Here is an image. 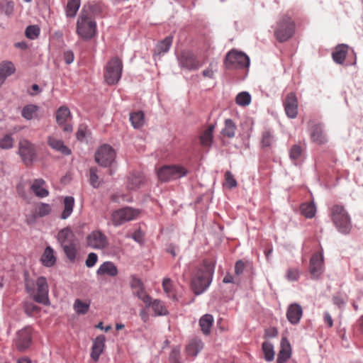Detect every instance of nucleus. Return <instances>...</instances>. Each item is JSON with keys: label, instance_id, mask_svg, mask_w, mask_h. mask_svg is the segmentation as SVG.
<instances>
[{"label": "nucleus", "instance_id": "nucleus-1", "mask_svg": "<svg viewBox=\"0 0 363 363\" xmlns=\"http://www.w3.org/2000/svg\"><path fill=\"white\" fill-rule=\"evenodd\" d=\"M215 269V262L203 260L191 280V287L197 295L204 292L210 286Z\"/></svg>", "mask_w": 363, "mask_h": 363}, {"label": "nucleus", "instance_id": "nucleus-2", "mask_svg": "<svg viewBox=\"0 0 363 363\" xmlns=\"http://www.w3.org/2000/svg\"><path fill=\"white\" fill-rule=\"evenodd\" d=\"M77 34L84 40L93 38L96 34V23L91 6H84L77 21Z\"/></svg>", "mask_w": 363, "mask_h": 363}, {"label": "nucleus", "instance_id": "nucleus-3", "mask_svg": "<svg viewBox=\"0 0 363 363\" xmlns=\"http://www.w3.org/2000/svg\"><path fill=\"white\" fill-rule=\"evenodd\" d=\"M25 286L27 292L38 303L47 305L49 303L48 284L44 277H39L35 281L25 274Z\"/></svg>", "mask_w": 363, "mask_h": 363}, {"label": "nucleus", "instance_id": "nucleus-4", "mask_svg": "<svg viewBox=\"0 0 363 363\" xmlns=\"http://www.w3.org/2000/svg\"><path fill=\"white\" fill-rule=\"evenodd\" d=\"M57 240L67 259L74 262L79 257L80 244L73 232L69 228H64L58 233Z\"/></svg>", "mask_w": 363, "mask_h": 363}, {"label": "nucleus", "instance_id": "nucleus-5", "mask_svg": "<svg viewBox=\"0 0 363 363\" xmlns=\"http://www.w3.org/2000/svg\"><path fill=\"white\" fill-rule=\"evenodd\" d=\"M296 23L289 14L281 15L274 26V35L279 43L290 40L295 34Z\"/></svg>", "mask_w": 363, "mask_h": 363}, {"label": "nucleus", "instance_id": "nucleus-6", "mask_svg": "<svg viewBox=\"0 0 363 363\" xmlns=\"http://www.w3.org/2000/svg\"><path fill=\"white\" fill-rule=\"evenodd\" d=\"M331 218L339 232L348 234L352 229V223L348 213L345 207L335 204L331 208Z\"/></svg>", "mask_w": 363, "mask_h": 363}, {"label": "nucleus", "instance_id": "nucleus-7", "mask_svg": "<svg viewBox=\"0 0 363 363\" xmlns=\"http://www.w3.org/2000/svg\"><path fill=\"white\" fill-rule=\"evenodd\" d=\"M123 71V62L118 57H112L106 64L104 73L105 82L108 85H113L118 82Z\"/></svg>", "mask_w": 363, "mask_h": 363}, {"label": "nucleus", "instance_id": "nucleus-8", "mask_svg": "<svg viewBox=\"0 0 363 363\" xmlns=\"http://www.w3.org/2000/svg\"><path fill=\"white\" fill-rule=\"evenodd\" d=\"M250 65L248 56L241 51L233 49L230 50L225 58L224 66L228 69H243Z\"/></svg>", "mask_w": 363, "mask_h": 363}, {"label": "nucleus", "instance_id": "nucleus-9", "mask_svg": "<svg viewBox=\"0 0 363 363\" xmlns=\"http://www.w3.org/2000/svg\"><path fill=\"white\" fill-rule=\"evenodd\" d=\"M187 172V169L180 165H164L160 167L157 173L158 179L162 182H166L184 177Z\"/></svg>", "mask_w": 363, "mask_h": 363}, {"label": "nucleus", "instance_id": "nucleus-10", "mask_svg": "<svg viewBox=\"0 0 363 363\" xmlns=\"http://www.w3.org/2000/svg\"><path fill=\"white\" fill-rule=\"evenodd\" d=\"M177 61L181 68L189 71L196 70L203 64L193 52L187 50H182L177 55Z\"/></svg>", "mask_w": 363, "mask_h": 363}, {"label": "nucleus", "instance_id": "nucleus-11", "mask_svg": "<svg viewBox=\"0 0 363 363\" xmlns=\"http://www.w3.org/2000/svg\"><path fill=\"white\" fill-rule=\"evenodd\" d=\"M139 211L130 207L123 208L113 211L111 214V221L113 225L118 226L125 222L134 220L138 216Z\"/></svg>", "mask_w": 363, "mask_h": 363}, {"label": "nucleus", "instance_id": "nucleus-12", "mask_svg": "<svg viewBox=\"0 0 363 363\" xmlns=\"http://www.w3.org/2000/svg\"><path fill=\"white\" fill-rule=\"evenodd\" d=\"M116 152L108 145H101L95 153L96 162L103 167L110 166L114 161Z\"/></svg>", "mask_w": 363, "mask_h": 363}, {"label": "nucleus", "instance_id": "nucleus-13", "mask_svg": "<svg viewBox=\"0 0 363 363\" xmlns=\"http://www.w3.org/2000/svg\"><path fill=\"white\" fill-rule=\"evenodd\" d=\"M18 153L26 166L31 165L36 157L34 145L27 140L20 141Z\"/></svg>", "mask_w": 363, "mask_h": 363}, {"label": "nucleus", "instance_id": "nucleus-14", "mask_svg": "<svg viewBox=\"0 0 363 363\" xmlns=\"http://www.w3.org/2000/svg\"><path fill=\"white\" fill-rule=\"evenodd\" d=\"M86 241L89 247L96 250H104L108 245L107 236L100 230H94L90 233Z\"/></svg>", "mask_w": 363, "mask_h": 363}, {"label": "nucleus", "instance_id": "nucleus-15", "mask_svg": "<svg viewBox=\"0 0 363 363\" xmlns=\"http://www.w3.org/2000/svg\"><path fill=\"white\" fill-rule=\"evenodd\" d=\"M71 118L69 109L66 106H61L56 113L57 123L60 125L65 133L72 131V126L68 123V121Z\"/></svg>", "mask_w": 363, "mask_h": 363}, {"label": "nucleus", "instance_id": "nucleus-16", "mask_svg": "<svg viewBox=\"0 0 363 363\" xmlns=\"http://www.w3.org/2000/svg\"><path fill=\"white\" fill-rule=\"evenodd\" d=\"M309 272L313 278L317 279L323 272V257L322 252L315 253L311 260Z\"/></svg>", "mask_w": 363, "mask_h": 363}, {"label": "nucleus", "instance_id": "nucleus-17", "mask_svg": "<svg viewBox=\"0 0 363 363\" xmlns=\"http://www.w3.org/2000/svg\"><path fill=\"white\" fill-rule=\"evenodd\" d=\"M31 328H25L17 333L16 345L18 350H24L27 349L31 342Z\"/></svg>", "mask_w": 363, "mask_h": 363}, {"label": "nucleus", "instance_id": "nucleus-18", "mask_svg": "<svg viewBox=\"0 0 363 363\" xmlns=\"http://www.w3.org/2000/svg\"><path fill=\"white\" fill-rule=\"evenodd\" d=\"M284 106L287 116L295 118L298 114V101L295 94L291 92L286 95Z\"/></svg>", "mask_w": 363, "mask_h": 363}, {"label": "nucleus", "instance_id": "nucleus-19", "mask_svg": "<svg viewBox=\"0 0 363 363\" xmlns=\"http://www.w3.org/2000/svg\"><path fill=\"white\" fill-rule=\"evenodd\" d=\"M106 337L104 335H98L94 340L91 351V358L94 362H98L100 355L104 352L106 347Z\"/></svg>", "mask_w": 363, "mask_h": 363}, {"label": "nucleus", "instance_id": "nucleus-20", "mask_svg": "<svg viewBox=\"0 0 363 363\" xmlns=\"http://www.w3.org/2000/svg\"><path fill=\"white\" fill-rule=\"evenodd\" d=\"M303 315L302 307L296 303H291L289 306L286 311L287 320L293 325H296L299 323Z\"/></svg>", "mask_w": 363, "mask_h": 363}, {"label": "nucleus", "instance_id": "nucleus-21", "mask_svg": "<svg viewBox=\"0 0 363 363\" xmlns=\"http://www.w3.org/2000/svg\"><path fill=\"white\" fill-rule=\"evenodd\" d=\"M310 135L312 142L319 145L325 144L328 142L326 135L323 133V126L320 123L311 125Z\"/></svg>", "mask_w": 363, "mask_h": 363}, {"label": "nucleus", "instance_id": "nucleus-22", "mask_svg": "<svg viewBox=\"0 0 363 363\" xmlns=\"http://www.w3.org/2000/svg\"><path fill=\"white\" fill-rule=\"evenodd\" d=\"M277 362V363H285L291 356V344L286 337H282Z\"/></svg>", "mask_w": 363, "mask_h": 363}, {"label": "nucleus", "instance_id": "nucleus-23", "mask_svg": "<svg viewBox=\"0 0 363 363\" xmlns=\"http://www.w3.org/2000/svg\"><path fill=\"white\" fill-rule=\"evenodd\" d=\"M48 145L54 150L60 152L64 155H69L71 150L67 147L62 140L57 139L54 136L48 138Z\"/></svg>", "mask_w": 363, "mask_h": 363}, {"label": "nucleus", "instance_id": "nucleus-24", "mask_svg": "<svg viewBox=\"0 0 363 363\" xmlns=\"http://www.w3.org/2000/svg\"><path fill=\"white\" fill-rule=\"evenodd\" d=\"M118 274V270L116 264L110 261L104 262L100 265L96 271L98 276H109L111 277H116Z\"/></svg>", "mask_w": 363, "mask_h": 363}, {"label": "nucleus", "instance_id": "nucleus-25", "mask_svg": "<svg viewBox=\"0 0 363 363\" xmlns=\"http://www.w3.org/2000/svg\"><path fill=\"white\" fill-rule=\"evenodd\" d=\"M45 184V182L43 179H36L33 182L30 189L36 196L44 198L49 195V191L44 187Z\"/></svg>", "mask_w": 363, "mask_h": 363}, {"label": "nucleus", "instance_id": "nucleus-26", "mask_svg": "<svg viewBox=\"0 0 363 363\" xmlns=\"http://www.w3.org/2000/svg\"><path fill=\"white\" fill-rule=\"evenodd\" d=\"M172 42L173 37L170 35L158 42L154 51V57L167 52L172 46Z\"/></svg>", "mask_w": 363, "mask_h": 363}, {"label": "nucleus", "instance_id": "nucleus-27", "mask_svg": "<svg viewBox=\"0 0 363 363\" xmlns=\"http://www.w3.org/2000/svg\"><path fill=\"white\" fill-rule=\"evenodd\" d=\"M16 71L13 64L11 62H3L0 64V86L6 79Z\"/></svg>", "mask_w": 363, "mask_h": 363}, {"label": "nucleus", "instance_id": "nucleus-28", "mask_svg": "<svg viewBox=\"0 0 363 363\" xmlns=\"http://www.w3.org/2000/svg\"><path fill=\"white\" fill-rule=\"evenodd\" d=\"M215 128L214 125H210L208 128L201 133L199 137L201 145L203 147H209L213 142V133Z\"/></svg>", "mask_w": 363, "mask_h": 363}, {"label": "nucleus", "instance_id": "nucleus-29", "mask_svg": "<svg viewBox=\"0 0 363 363\" xmlns=\"http://www.w3.org/2000/svg\"><path fill=\"white\" fill-rule=\"evenodd\" d=\"M203 348V342L201 340L194 338L191 340L186 347L188 355L195 357Z\"/></svg>", "mask_w": 363, "mask_h": 363}, {"label": "nucleus", "instance_id": "nucleus-30", "mask_svg": "<svg viewBox=\"0 0 363 363\" xmlns=\"http://www.w3.org/2000/svg\"><path fill=\"white\" fill-rule=\"evenodd\" d=\"M347 51V45L344 44L339 45L335 48V50L333 52V60L338 64H342L345 60Z\"/></svg>", "mask_w": 363, "mask_h": 363}, {"label": "nucleus", "instance_id": "nucleus-31", "mask_svg": "<svg viewBox=\"0 0 363 363\" xmlns=\"http://www.w3.org/2000/svg\"><path fill=\"white\" fill-rule=\"evenodd\" d=\"M43 264L45 267H52L56 262V257L54 255V251L51 247H47L40 259Z\"/></svg>", "mask_w": 363, "mask_h": 363}, {"label": "nucleus", "instance_id": "nucleus-32", "mask_svg": "<svg viewBox=\"0 0 363 363\" xmlns=\"http://www.w3.org/2000/svg\"><path fill=\"white\" fill-rule=\"evenodd\" d=\"M213 317L210 314L203 315L199 320V325L205 335H208L213 323Z\"/></svg>", "mask_w": 363, "mask_h": 363}, {"label": "nucleus", "instance_id": "nucleus-33", "mask_svg": "<svg viewBox=\"0 0 363 363\" xmlns=\"http://www.w3.org/2000/svg\"><path fill=\"white\" fill-rule=\"evenodd\" d=\"M225 126L221 130L223 136L232 138L235 135L237 126L233 120L228 118L225 119L224 122Z\"/></svg>", "mask_w": 363, "mask_h": 363}, {"label": "nucleus", "instance_id": "nucleus-34", "mask_svg": "<svg viewBox=\"0 0 363 363\" xmlns=\"http://www.w3.org/2000/svg\"><path fill=\"white\" fill-rule=\"evenodd\" d=\"M74 205V199L72 196H66L64 199V210L61 218L67 219L72 213Z\"/></svg>", "mask_w": 363, "mask_h": 363}, {"label": "nucleus", "instance_id": "nucleus-35", "mask_svg": "<svg viewBox=\"0 0 363 363\" xmlns=\"http://www.w3.org/2000/svg\"><path fill=\"white\" fill-rule=\"evenodd\" d=\"M79 0H69L65 9L66 16L69 18H73L76 16L79 7Z\"/></svg>", "mask_w": 363, "mask_h": 363}, {"label": "nucleus", "instance_id": "nucleus-36", "mask_svg": "<svg viewBox=\"0 0 363 363\" xmlns=\"http://www.w3.org/2000/svg\"><path fill=\"white\" fill-rule=\"evenodd\" d=\"M39 107L36 105L29 104L24 106L21 111L22 116L26 120H31L36 117Z\"/></svg>", "mask_w": 363, "mask_h": 363}, {"label": "nucleus", "instance_id": "nucleus-37", "mask_svg": "<svg viewBox=\"0 0 363 363\" xmlns=\"http://www.w3.org/2000/svg\"><path fill=\"white\" fill-rule=\"evenodd\" d=\"M301 213L308 218H312L315 216L316 208L313 202L302 203L300 206Z\"/></svg>", "mask_w": 363, "mask_h": 363}, {"label": "nucleus", "instance_id": "nucleus-38", "mask_svg": "<svg viewBox=\"0 0 363 363\" xmlns=\"http://www.w3.org/2000/svg\"><path fill=\"white\" fill-rule=\"evenodd\" d=\"M52 211L51 206L45 203H40L35 206L34 216L35 217H44L50 213Z\"/></svg>", "mask_w": 363, "mask_h": 363}, {"label": "nucleus", "instance_id": "nucleus-39", "mask_svg": "<svg viewBox=\"0 0 363 363\" xmlns=\"http://www.w3.org/2000/svg\"><path fill=\"white\" fill-rule=\"evenodd\" d=\"M262 350L264 356V359L267 362H272L274 358V346L269 342H264L262 346Z\"/></svg>", "mask_w": 363, "mask_h": 363}, {"label": "nucleus", "instance_id": "nucleus-40", "mask_svg": "<svg viewBox=\"0 0 363 363\" xmlns=\"http://www.w3.org/2000/svg\"><path fill=\"white\" fill-rule=\"evenodd\" d=\"M304 150V147L300 145H294L291 146L289 150L290 159L296 162L301 160Z\"/></svg>", "mask_w": 363, "mask_h": 363}, {"label": "nucleus", "instance_id": "nucleus-41", "mask_svg": "<svg viewBox=\"0 0 363 363\" xmlns=\"http://www.w3.org/2000/svg\"><path fill=\"white\" fill-rule=\"evenodd\" d=\"M143 181L144 178L143 175L140 174H133L130 177H128L127 186L130 189H135L136 188H138L141 185V184H143Z\"/></svg>", "mask_w": 363, "mask_h": 363}, {"label": "nucleus", "instance_id": "nucleus-42", "mask_svg": "<svg viewBox=\"0 0 363 363\" xmlns=\"http://www.w3.org/2000/svg\"><path fill=\"white\" fill-rule=\"evenodd\" d=\"M130 121L135 128L141 127L144 123L143 113L142 111H138L130 113Z\"/></svg>", "mask_w": 363, "mask_h": 363}, {"label": "nucleus", "instance_id": "nucleus-43", "mask_svg": "<svg viewBox=\"0 0 363 363\" xmlns=\"http://www.w3.org/2000/svg\"><path fill=\"white\" fill-rule=\"evenodd\" d=\"M152 310L154 311L156 315H165L168 311L163 303L157 299L151 301V305Z\"/></svg>", "mask_w": 363, "mask_h": 363}, {"label": "nucleus", "instance_id": "nucleus-44", "mask_svg": "<svg viewBox=\"0 0 363 363\" xmlns=\"http://www.w3.org/2000/svg\"><path fill=\"white\" fill-rule=\"evenodd\" d=\"M235 102L240 106H247L251 103V96L247 91H242L236 96Z\"/></svg>", "mask_w": 363, "mask_h": 363}, {"label": "nucleus", "instance_id": "nucleus-45", "mask_svg": "<svg viewBox=\"0 0 363 363\" xmlns=\"http://www.w3.org/2000/svg\"><path fill=\"white\" fill-rule=\"evenodd\" d=\"M274 142L272 133L269 130H265L262 133L261 145L262 147H270Z\"/></svg>", "mask_w": 363, "mask_h": 363}, {"label": "nucleus", "instance_id": "nucleus-46", "mask_svg": "<svg viewBox=\"0 0 363 363\" xmlns=\"http://www.w3.org/2000/svg\"><path fill=\"white\" fill-rule=\"evenodd\" d=\"M40 32V28L36 25H33L28 26L26 29L25 33L28 38L33 40L38 37Z\"/></svg>", "mask_w": 363, "mask_h": 363}, {"label": "nucleus", "instance_id": "nucleus-47", "mask_svg": "<svg viewBox=\"0 0 363 363\" xmlns=\"http://www.w3.org/2000/svg\"><path fill=\"white\" fill-rule=\"evenodd\" d=\"M74 310L79 314H85L88 312L89 304L77 299L74 304Z\"/></svg>", "mask_w": 363, "mask_h": 363}, {"label": "nucleus", "instance_id": "nucleus-48", "mask_svg": "<svg viewBox=\"0 0 363 363\" xmlns=\"http://www.w3.org/2000/svg\"><path fill=\"white\" fill-rule=\"evenodd\" d=\"M135 294L145 304L146 307L150 306L152 298L147 294L145 288L136 291Z\"/></svg>", "mask_w": 363, "mask_h": 363}, {"label": "nucleus", "instance_id": "nucleus-49", "mask_svg": "<svg viewBox=\"0 0 363 363\" xmlns=\"http://www.w3.org/2000/svg\"><path fill=\"white\" fill-rule=\"evenodd\" d=\"M301 274L298 268H289L286 272V278L289 281H298Z\"/></svg>", "mask_w": 363, "mask_h": 363}, {"label": "nucleus", "instance_id": "nucleus-50", "mask_svg": "<svg viewBox=\"0 0 363 363\" xmlns=\"http://www.w3.org/2000/svg\"><path fill=\"white\" fill-rule=\"evenodd\" d=\"M13 145V139L10 135H4L0 139V147L1 149H9Z\"/></svg>", "mask_w": 363, "mask_h": 363}, {"label": "nucleus", "instance_id": "nucleus-51", "mask_svg": "<svg viewBox=\"0 0 363 363\" xmlns=\"http://www.w3.org/2000/svg\"><path fill=\"white\" fill-rule=\"evenodd\" d=\"M97 169L95 167L90 168L89 173V182L91 185L94 187L97 188L99 186L100 182H99V177L96 174Z\"/></svg>", "mask_w": 363, "mask_h": 363}, {"label": "nucleus", "instance_id": "nucleus-52", "mask_svg": "<svg viewBox=\"0 0 363 363\" xmlns=\"http://www.w3.org/2000/svg\"><path fill=\"white\" fill-rule=\"evenodd\" d=\"M25 312L31 315L40 311V308L33 303H26L24 306Z\"/></svg>", "mask_w": 363, "mask_h": 363}, {"label": "nucleus", "instance_id": "nucleus-53", "mask_svg": "<svg viewBox=\"0 0 363 363\" xmlns=\"http://www.w3.org/2000/svg\"><path fill=\"white\" fill-rule=\"evenodd\" d=\"M225 179L229 188H234L237 186V182L230 172H225Z\"/></svg>", "mask_w": 363, "mask_h": 363}, {"label": "nucleus", "instance_id": "nucleus-54", "mask_svg": "<svg viewBox=\"0 0 363 363\" xmlns=\"http://www.w3.org/2000/svg\"><path fill=\"white\" fill-rule=\"evenodd\" d=\"M130 285L134 291V294H135L136 291H140V289H143L144 288V285L142 281L140 279L135 277L132 278Z\"/></svg>", "mask_w": 363, "mask_h": 363}, {"label": "nucleus", "instance_id": "nucleus-55", "mask_svg": "<svg viewBox=\"0 0 363 363\" xmlns=\"http://www.w3.org/2000/svg\"><path fill=\"white\" fill-rule=\"evenodd\" d=\"M98 260V255L94 252H91L88 255L87 259L86 260V266L87 267H94Z\"/></svg>", "mask_w": 363, "mask_h": 363}, {"label": "nucleus", "instance_id": "nucleus-56", "mask_svg": "<svg viewBox=\"0 0 363 363\" xmlns=\"http://www.w3.org/2000/svg\"><path fill=\"white\" fill-rule=\"evenodd\" d=\"M245 267V264L244 262L242 260H238L236 262L235 265V273L237 276H240L242 274L244 269Z\"/></svg>", "mask_w": 363, "mask_h": 363}, {"label": "nucleus", "instance_id": "nucleus-57", "mask_svg": "<svg viewBox=\"0 0 363 363\" xmlns=\"http://www.w3.org/2000/svg\"><path fill=\"white\" fill-rule=\"evenodd\" d=\"M63 58L66 64L69 65L71 64L74 59V55L72 51L71 50H67L65 51L63 53Z\"/></svg>", "mask_w": 363, "mask_h": 363}, {"label": "nucleus", "instance_id": "nucleus-58", "mask_svg": "<svg viewBox=\"0 0 363 363\" xmlns=\"http://www.w3.org/2000/svg\"><path fill=\"white\" fill-rule=\"evenodd\" d=\"M162 287H163L164 291L166 294H168L169 293L171 292V291H172V281H171L170 279L165 278V279H163Z\"/></svg>", "mask_w": 363, "mask_h": 363}, {"label": "nucleus", "instance_id": "nucleus-59", "mask_svg": "<svg viewBox=\"0 0 363 363\" xmlns=\"http://www.w3.org/2000/svg\"><path fill=\"white\" fill-rule=\"evenodd\" d=\"M179 354H180L179 348H178V347L173 348L171 352L170 356H169L170 361L172 362L179 361Z\"/></svg>", "mask_w": 363, "mask_h": 363}, {"label": "nucleus", "instance_id": "nucleus-60", "mask_svg": "<svg viewBox=\"0 0 363 363\" xmlns=\"http://www.w3.org/2000/svg\"><path fill=\"white\" fill-rule=\"evenodd\" d=\"M86 126L81 125L79 126L77 132V138L78 140H82L86 136Z\"/></svg>", "mask_w": 363, "mask_h": 363}, {"label": "nucleus", "instance_id": "nucleus-61", "mask_svg": "<svg viewBox=\"0 0 363 363\" xmlns=\"http://www.w3.org/2000/svg\"><path fill=\"white\" fill-rule=\"evenodd\" d=\"M131 237L135 241H136L139 243H141L143 240V234L140 230H135L133 233Z\"/></svg>", "mask_w": 363, "mask_h": 363}, {"label": "nucleus", "instance_id": "nucleus-62", "mask_svg": "<svg viewBox=\"0 0 363 363\" xmlns=\"http://www.w3.org/2000/svg\"><path fill=\"white\" fill-rule=\"evenodd\" d=\"M202 74L204 77L212 79L213 78L214 72L211 68L208 67L202 72Z\"/></svg>", "mask_w": 363, "mask_h": 363}, {"label": "nucleus", "instance_id": "nucleus-63", "mask_svg": "<svg viewBox=\"0 0 363 363\" xmlns=\"http://www.w3.org/2000/svg\"><path fill=\"white\" fill-rule=\"evenodd\" d=\"M324 320L328 324V327L331 328L333 325V319L328 313H325Z\"/></svg>", "mask_w": 363, "mask_h": 363}, {"label": "nucleus", "instance_id": "nucleus-64", "mask_svg": "<svg viewBox=\"0 0 363 363\" xmlns=\"http://www.w3.org/2000/svg\"><path fill=\"white\" fill-rule=\"evenodd\" d=\"M223 282L225 284H229V283H236V281L234 280V278L233 275L228 273L223 278Z\"/></svg>", "mask_w": 363, "mask_h": 363}]
</instances>
